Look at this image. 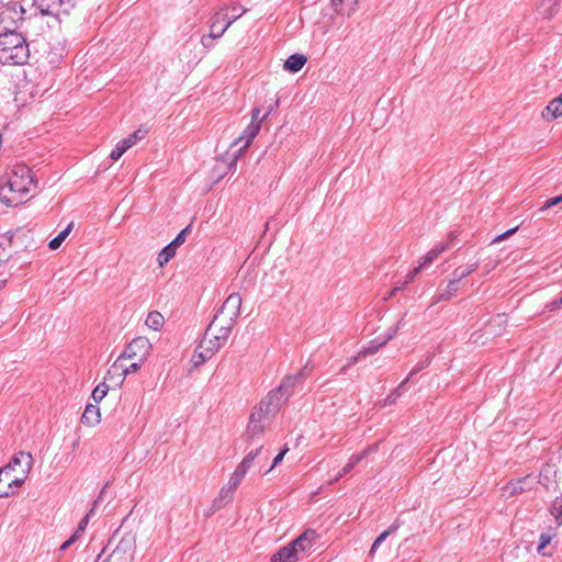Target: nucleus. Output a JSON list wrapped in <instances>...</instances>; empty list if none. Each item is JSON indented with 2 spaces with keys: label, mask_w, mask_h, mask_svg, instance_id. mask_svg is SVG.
Instances as JSON below:
<instances>
[{
  "label": "nucleus",
  "mask_w": 562,
  "mask_h": 562,
  "mask_svg": "<svg viewBox=\"0 0 562 562\" xmlns=\"http://www.w3.org/2000/svg\"><path fill=\"white\" fill-rule=\"evenodd\" d=\"M234 490L229 486L222 488L218 498L214 499L213 506L215 509H220L224 504L232 501Z\"/></svg>",
  "instance_id": "obj_34"
},
{
  "label": "nucleus",
  "mask_w": 562,
  "mask_h": 562,
  "mask_svg": "<svg viewBox=\"0 0 562 562\" xmlns=\"http://www.w3.org/2000/svg\"><path fill=\"white\" fill-rule=\"evenodd\" d=\"M384 345H386L385 340L381 337H376L360 350V355H362V357L374 355Z\"/></svg>",
  "instance_id": "obj_30"
},
{
  "label": "nucleus",
  "mask_w": 562,
  "mask_h": 562,
  "mask_svg": "<svg viewBox=\"0 0 562 562\" xmlns=\"http://www.w3.org/2000/svg\"><path fill=\"white\" fill-rule=\"evenodd\" d=\"M449 248L448 243H439L436 245L431 250L436 252V255L439 257L443 251H446Z\"/></svg>",
  "instance_id": "obj_58"
},
{
  "label": "nucleus",
  "mask_w": 562,
  "mask_h": 562,
  "mask_svg": "<svg viewBox=\"0 0 562 562\" xmlns=\"http://www.w3.org/2000/svg\"><path fill=\"white\" fill-rule=\"evenodd\" d=\"M301 557L291 543L280 548L272 557L271 562H296Z\"/></svg>",
  "instance_id": "obj_16"
},
{
  "label": "nucleus",
  "mask_w": 562,
  "mask_h": 562,
  "mask_svg": "<svg viewBox=\"0 0 562 562\" xmlns=\"http://www.w3.org/2000/svg\"><path fill=\"white\" fill-rule=\"evenodd\" d=\"M316 540V531L313 529H307L290 543L294 549H296L297 554L301 557V554H305L314 547Z\"/></svg>",
  "instance_id": "obj_11"
},
{
  "label": "nucleus",
  "mask_w": 562,
  "mask_h": 562,
  "mask_svg": "<svg viewBox=\"0 0 562 562\" xmlns=\"http://www.w3.org/2000/svg\"><path fill=\"white\" fill-rule=\"evenodd\" d=\"M140 138H143V135H140V131H136L133 134L128 135L125 139H132L134 145L136 140Z\"/></svg>",
  "instance_id": "obj_60"
},
{
  "label": "nucleus",
  "mask_w": 562,
  "mask_h": 562,
  "mask_svg": "<svg viewBox=\"0 0 562 562\" xmlns=\"http://www.w3.org/2000/svg\"><path fill=\"white\" fill-rule=\"evenodd\" d=\"M93 508H91L89 510V513L80 520L79 525H78V528L75 532H77V536H79L80 532H82L87 525H88V521H89V518L93 515Z\"/></svg>",
  "instance_id": "obj_50"
},
{
  "label": "nucleus",
  "mask_w": 562,
  "mask_h": 562,
  "mask_svg": "<svg viewBox=\"0 0 562 562\" xmlns=\"http://www.w3.org/2000/svg\"><path fill=\"white\" fill-rule=\"evenodd\" d=\"M260 130V122H250L247 127L244 130L243 134L238 137L236 143H243L241 147L238 149V154L245 151L252 139L256 137Z\"/></svg>",
  "instance_id": "obj_14"
},
{
  "label": "nucleus",
  "mask_w": 562,
  "mask_h": 562,
  "mask_svg": "<svg viewBox=\"0 0 562 562\" xmlns=\"http://www.w3.org/2000/svg\"><path fill=\"white\" fill-rule=\"evenodd\" d=\"M560 307H562V296L560 299H557Z\"/></svg>",
  "instance_id": "obj_64"
},
{
  "label": "nucleus",
  "mask_w": 562,
  "mask_h": 562,
  "mask_svg": "<svg viewBox=\"0 0 562 562\" xmlns=\"http://www.w3.org/2000/svg\"><path fill=\"white\" fill-rule=\"evenodd\" d=\"M109 392V386L105 383L98 384L92 391V398L94 402L102 401Z\"/></svg>",
  "instance_id": "obj_41"
},
{
  "label": "nucleus",
  "mask_w": 562,
  "mask_h": 562,
  "mask_svg": "<svg viewBox=\"0 0 562 562\" xmlns=\"http://www.w3.org/2000/svg\"><path fill=\"white\" fill-rule=\"evenodd\" d=\"M557 472L554 464H544L539 473V483L547 490L554 488L557 486Z\"/></svg>",
  "instance_id": "obj_13"
},
{
  "label": "nucleus",
  "mask_w": 562,
  "mask_h": 562,
  "mask_svg": "<svg viewBox=\"0 0 562 562\" xmlns=\"http://www.w3.org/2000/svg\"><path fill=\"white\" fill-rule=\"evenodd\" d=\"M560 203H562V194L548 199L542 204V206L539 209V212H544V211L549 210L550 207H553V206H555V205H558Z\"/></svg>",
  "instance_id": "obj_46"
},
{
  "label": "nucleus",
  "mask_w": 562,
  "mask_h": 562,
  "mask_svg": "<svg viewBox=\"0 0 562 562\" xmlns=\"http://www.w3.org/2000/svg\"><path fill=\"white\" fill-rule=\"evenodd\" d=\"M389 537V532L383 531L380 533L375 540L373 541V544L371 546L369 555L373 557L375 551L379 549V547L382 544V542Z\"/></svg>",
  "instance_id": "obj_45"
},
{
  "label": "nucleus",
  "mask_w": 562,
  "mask_h": 562,
  "mask_svg": "<svg viewBox=\"0 0 562 562\" xmlns=\"http://www.w3.org/2000/svg\"><path fill=\"white\" fill-rule=\"evenodd\" d=\"M518 229V226L514 227V228H510L506 232H504L503 234H499L497 235L493 240H492V244H496V243H499L502 240H504L505 238H507L508 236L513 235L516 231Z\"/></svg>",
  "instance_id": "obj_53"
},
{
  "label": "nucleus",
  "mask_w": 562,
  "mask_h": 562,
  "mask_svg": "<svg viewBox=\"0 0 562 562\" xmlns=\"http://www.w3.org/2000/svg\"><path fill=\"white\" fill-rule=\"evenodd\" d=\"M24 462V468L22 469V476L26 477L27 473L32 468V454L30 452L20 451L14 454L10 462L7 465H11V471L14 472L18 465H21Z\"/></svg>",
  "instance_id": "obj_15"
},
{
  "label": "nucleus",
  "mask_w": 562,
  "mask_h": 562,
  "mask_svg": "<svg viewBox=\"0 0 562 562\" xmlns=\"http://www.w3.org/2000/svg\"><path fill=\"white\" fill-rule=\"evenodd\" d=\"M552 536L549 533H541L539 543L537 547V552L543 557H550L552 553L550 551H547V547L551 543Z\"/></svg>",
  "instance_id": "obj_38"
},
{
  "label": "nucleus",
  "mask_w": 562,
  "mask_h": 562,
  "mask_svg": "<svg viewBox=\"0 0 562 562\" xmlns=\"http://www.w3.org/2000/svg\"><path fill=\"white\" fill-rule=\"evenodd\" d=\"M164 323L165 318L158 311L149 312L145 321L146 326L154 330H159Z\"/></svg>",
  "instance_id": "obj_25"
},
{
  "label": "nucleus",
  "mask_w": 562,
  "mask_h": 562,
  "mask_svg": "<svg viewBox=\"0 0 562 562\" xmlns=\"http://www.w3.org/2000/svg\"><path fill=\"white\" fill-rule=\"evenodd\" d=\"M362 357V355H360V352L357 355V356H353L351 358L348 359V362L339 370V374H345L347 372V370L358 363L359 359Z\"/></svg>",
  "instance_id": "obj_51"
},
{
  "label": "nucleus",
  "mask_w": 562,
  "mask_h": 562,
  "mask_svg": "<svg viewBox=\"0 0 562 562\" xmlns=\"http://www.w3.org/2000/svg\"><path fill=\"white\" fill-rule=\"evenodd\" d=\"M11 465L0 468V497L13 495L25 481L24 476H13Z\"/></svg>",
  "instance_id": "obj_8"
},
{
  "label": "nucleus",
  "mask_w": 562,
  "mask_h": 562,
  "mask_svg": "<svg viewBox=\"0 0 562 562\" xmlns=\"http://www.w3.org/2000/svg\"><path fill=\"white\" fill-rule=\"evenodd\" d=\"M422 269L423 268L420 266H418V267L414 268L412 271H409L408 274L406 276V280L401 285L395 286L392 290L391 295H393L396 291L404 289L409 282H412L414 280V278L419 273V271Z\"/></svg>",
  "instance_id": "obj_42"
},
{
  "label": "nucleus",
  "mask_w": 562,
  "mask_h": 562,
  "mask_svg": "<svg viewBox=\"0 0 562 562\" xmlns=\"http://www.w3.org/2000/svg\"><path fill=\"white\" fill-rule=\"evenodd\" d=\"M72 227H74V223L68 224V226L65 229H63L55 238H53L49 241L48 247L52 250L58 249L60 247V245L63 244V241L67 238V236L72 231Z\"/></svg>",
  "instance_id": "obj_33"
},
{
  "label": "nucleus",
  "mask_w": 562,
  "mask_h": 562,
  "mask_svg": "<svg viewBox=\"0 0 562 562\" xmlns=\"http://www.w3.org/2000/svg\"><path fill=\"white\" fill-rule=\"evenodd\" d=\"M200 360H202V355H201V349H199V347H198L195 350V353H194V364L199 366L200 363H196V362Z\"/></svg>",
  "instance_id": "obj_62"
},
{
  "label": "nucleus",
  "mask_w": 562,
  "mask_h": 562,
  "mask_svg": "<svg viewBox=\"0 0 562 562\" xmlns=\"http://www.w3.org/2000/svg\"><path fill=\"white\" fill-rule=\"evenodd\" d=\"M289 400L278 387L271 391L266 398H263L259 406L256 408L263 413L267 417L273 416L281 406Z\"/></svg>",
  "instance_id": "obj_9"
},
{
  "label": "nucleus",
  "mask_w": 562,
  "mask_h": 562,
  "mask_svg": "<svg viewBox=\"0 0 562 562\" xmlns=\"http://www.w3.org/2000/svg\"><path fill=\"white\" fill-rule=\"evenodd\" d=\"M402 321H403V318H401L393 328L387 329L385 337L382 338L383 340H385V344H387L396 335V333L402 324Z\"/></svg>",
  "instance_id": "obj_52"
},
{
  "label": "nucleus",
  "mask_w": 562,
  "mask_h": 562,
  "mask_svg": "<svg viewBox=\"0 0 562 562\" xmlns=\"http://www.w3.org/2000/svg\"><path fill=\"white\" fill-rule=\"evenodd\" d=\"M314 369V366H310L307 362L297 373L293 374L297 382L302 383L306 378H308Z\"/></svg>",
  "instance_id": "obj_43"
},
{
  "label": "nucleus",
  "mask_w": 562,
  "mask_h": 562,
  "mask_svg": "<svg viewBox=\"0 0 562 562\" xmlns=\"http://www.w3.org/2000/svg\"><path fill=\"white\" fill-rule=\"evenodd\" d=\"M224 24H225V22L216 23V32H218L223 27Z\"/></svg>",
  "instance_id": "obj_63"
},
{
  "label": "nucleus",
  "mask_w": 562,
  "mask_h": 562,
  "mask_svg": "<svg viewBox=\"0 0 562 562\" xmlns=\"http://www.w3.org/2000/svg\"><path fill=\"white\" fill-rule=\"evenodd\" d=\"M19 232H21V229H16L14 233H7L0 236V265L10 258L11 255L5 251V247L13 244V238Z\"/></svg>",
  "instance_id": "obj_23"
},
{
  "label": "nucleus",
  "mask_w": 562,
  "mask_h": 562,
  "mask_svg": "<svg viewBox=\"0 0 562 562\" xmlns=\"http://www.w3.org/2000/svg\"><path fill=\"white\" fill-rule=\"evenodd\" d=\"M151 349V344L147 337H136L134 338L124 349L123 353L120 356V359H136L139 362H143L149 351Z\"/></svg>",
  "instance_id": "obj_7"
},
{
  "label": "nucleus",
  "mask_w": 562,
  "mask_h": 562,
  "mask_svg": "<svg viewBox=\"0 0 562 562\" xmlns=\"http://www.w3.org/2000/svg\"><path fill=\"white\" fill-rule=\"evenodd\" d=\"M403 525V521L400 518H396L390 527L385 530V532H389V536L396 532L400 527Z\"/></svg>",
  "instance_id": "obj_55"
},
{
  "label": "nucleus",
  "mask_w": 562,
  "mask_h": 562,
  "mask_svg": "<svg viewBox=\"0 0 562 562\" xmlns=\"http://www.w3.org/2000/svg\"><path fill=\"white\" fill-rule=\"evenodd\" d=\"M300 384V382H297V380L294 378L293 374H290V375H286L281 384L278 386V389L285 395L290 398V396L292 395V392H293V389Z\"/></svg>",
  "instance_id": "obj_28"
},
{
  "label": "nucleus",
  "mask_w": 562,
  "mask_h": 562,
  "mask_svg": "<svg viewBox=\"0 0 562 562\" xmlns=\"http://www.w3.org/2000/svg\"><path fill=\"white\" fill-rule=\"evenodd\" d=\"M273 110V108L271 106L267 113L263 114L262 117H259L260 115V109L259 108H254L252 111H251V121L250 122H262L265 119H267L269 116V114L271 113V111Z\"/></svg>",
  "instance_id": "obj_48"
},
{
  "label": "nucleus",
  "mask_w": 562,
  "mask_h": 562,
  "mask_svg": "<svg viewBox=\"0 0 562 562\" xmlns=\"http://www.w3.org/2000/svg\"><path fill=\"white\" fill-rule=\"evenodd\" d=\"M263 452V445H260L254 450H250L247 456L241 460V462L238 464V469L243 470L247 473L249 468L252 465L255 459L260 456Z\"/></svg>",
  "instance_id": "obj_24"
},
{
  "label": "nucleus",
  "mask_w": 562,
  "mask_h": 562,
  "mask_svg": "<svg viewBox=\"0 0 562 562\" xmlns=\"http://www.w3.org/2000/svg\"><path fill=\"white\" fill-rule=\"evenodd\" d=\"M227 18V14L222 11H217L211 18L210 24V33L207 35L202 36L201 44L209 48L212 45V41L215 38H220L225 33V27H222L218 32H216V23L224 22Z\"/></svg>",
  "instance_id": "obj_12"
},
{
  "label": "nucleus",
  "mask_w": 562,
  "mask_h": 562,
  "mask_svg": "<svg viewBox=\"0 0 562 562\" xmlns=\"http://www.w3.org/2000/svg\"><path fill=\"white\" fill-rule=\"evenodd\" d=\"M430 362V358H426L425 360L418 362L413 369L412 371L409 372L408 376H409V380L415 375L417 374L418 372H420L424 368L428 367Z\"/></svg>",
  "instance_id": "obj_49"
},
{
  "label": "nucleus",
  "mask_w": 562,
  "mask_h": 562,
  "mask_svg": "<svg viewBox=\"0 0 562 562\" xmlns=\"http://www.w3.org/2000/svg\"><path fill=\"white\" fill-rule=\"evenodd\" d=\"M101 414L97 405L88 404L81 416V423L88 426H95L100 423Z\"/></svg>",
  "instance_id": "obj_19"
},
{
  "label": "nucleus",
  "mask_w": 562,
  "mask_h": 562,
  "mask_svg": "<svg viewBox=\"0 0 562 562\" xmlns=\"http://www.w3.org/2000/svg\"><path fill=\"white\" fill-rule=\"evenodd\" d=\"M561 0H541L537 7V14L542 19H552L557 11Z\"/></svg>",
  "instance_id": "obj_18"
},
{
  "label": "nucleus",
  "mask_w": 562,
  "mask_h": 562,
  "mask_svg": "<svg viewBox=\"0 0 562 562\" xmlns=\"http://www.w3.org/2000/svg\"><path fill=\"white\" fill-rule=\"evenodd\" d=\"M134 537L125 536L117 542L110 553H108L110 546H106L98 555L95 562H132L134 558Z\"/></svg>",
  "instance_id": "obj_3"
},
{
  "label": "nucleus",
  "mask_w": 562,
  "mask_h": 562,
  "mask_svg": "<svg viewBox=\"0 0 562 562\" xmlns=\"http://www.w3.org/2000/svg\"><path fill=\"white\" fill-rule=\"evenodd\" d=\"M189 232H190V226H187L169 244L177 249L179 246H181L186 241V238H187V235Z\"/></svg>",
  "instance_id": "obj_44"
},
{
  "label": "nucleus",
  "mask_w": 562,
  "mask_h": 562,
  "mask_svg": "<svg viewBox=\"0 0 562 562\" xmlns=\"http://www.w3.org/2000/svg\"><path fill=\"white\" fill-rule=\"evenodd\" d=\"M546 307L549 311H554V310L561 308L559 303H558V300H553V301L549 302Z\"/></svg>",
  "instance_id": "obj_61"
},
{
  "label": "nucleus",
  "mask_w": 562,
  "mask_h": 562,
  "mask_svg": "<svg viewBox=\"0 0 562 562\" xmlns=\"http://www.w3.org/2000/svg\"><path fill=\"white\" fill-rule=\"evenodd\" d=\"M37 190V182L32 170L26 165H15L8 182L0 186V200L8 206H16L29 200L30 194Z\"/></svg>",
  "instance_id": "obj_1"
},
{
  "label": "nucleus",
  "mask_w": 562,
  "mask_h": 562,
  "mask_svg": "<svg viewBox=\"0 0 562 562\" xmlns=\"http://www.w3.org/2000/svg\"><path fill=\"white\" fill-rule=\"evenodd\" d=\"M30 58V48L25 37L15 31L0 34V63L3 65H24Z\"/></svg>",
  "instance_id": "obj_2"
},
{
  "label": "nucleus",
  "mask_w": 562,
  "mask_h": 562,
  "mask_svg": "<svg viewBox=\"0 0 562 562\" xmlns=\"http://www.w3.org/2000/svg\"><path fill=\"white\" fill-rule=\"evenodd\" d=\"M108 484H105L103 486V488L101 490V492L99 493L98 497L95 498V501L93 502V505L91 508H93V510L97 508V506L99 505V503L102 501L103 498V494L105 492V488H106Z\"/></svg>",
  "instance_id": "obj_59"
},
{
  "label": "nucleus",
  "mask_w": 562,
  "mask_h": 562,
  "mask_svg": "<svg viewBox=\"0 0 562 562\" xmlns=\"http://www.w3.org/2000/svg\"><path fill=\"white\" fill-rule=\"evenodd\" d=\"M121 359L119 358L111 369L109 370V373L122 371L121 375L126 376L127 374H131L133 372H136L140 368V363L138 360L136 362H133L130 367L123 368V366L120 363Z\"/></svg>",
  "instance_id": "obj_27"
},
{
  "label": "nucleus",
  "mask_w": 562,
  "mask_h": 562,
  "mask_svg": "<svg viewBox=\"0 0 562 562\" xmlns=\"http://www.w3.org/2000/svg\"><path fill=\"white\" fill-rule=\"evenodd\" d=\"M176 248L170 244L165 246L158 254L157 262L159 267H164L170 259H172L176 255Z\"/></svg>",
  "instance_id": "obj_32"
},
{
  "label": "nucleus",
  "mask_w": 562,
  "mask_h": 562,
  "mask_svg": "<svg viewBox=\"0 0 562 562\" xmlns=\"http://www.w3.org/2000/svg\"><path fill=\"white\" fill-rule=\"evenodd\" d=\"M246 475V472H244L243 470L236 468L234 473L232 474V476L229 477V481H228V484L227 486H229L231 488H233L234 491L236 490V487L240 484V482L243 481L244 476Z\"/></svg>",
  "instance_id": "obj_40"
},
{
  "label": "nucleus",
  "mask_w": 562,
  "mask_h": 562,
  "mask_svg": "<svg viewBox=\"0 0 562 562\" xmlns=\"http://www.w3.org/2000/svg\"><path fill=\"white\" fill-rule=\"evenodd\" d=\"M353 469L352 463H347L335 476L334 482H337L339 479L345 476L347 473H349Z\"/></svg>",
  "instance_id": "obj_56"
},
{
  "label": "nucleus",
  "mask_w": 562,
  "mask_h": 562,
  "mask_svg": "<svg viewBox=\"0 0 562 562\" xmlns=\"http://www.w3.org/2000/svg\"><path fill=\"white\" fill-rule=\"evenodd\" d=\"M233 326H234V324H228V321H223V319L217 321L216 334L220 338L218 340L226 342V340L228 339V337L231 335Z\"/></svg>",
  "instance_id": "obj_36"
},
{
  "label": "nucleus",
  "mask_w": 562,
  "mask_h": 562,
  "mask_svg": "<svg viewBox=\"0 0 562 562\" xmlns=\"http://www.w3.org/2000/svg\"><path fill=\"white\" fill-rule=\"evenodd\" d=\"M461 280H459L457 277L452 276V278L449 280V283L447 284L446 289L439 293L437 296L434 297L432 304H436L440 301H449L451 300L456 293L458 292L460 288Z\"/></svg>",
  "instance_id": "obj_17"
},
{
  "label": "nucleus",
  "mask_w": 562,
  "mask_h": 562,
  "mask_svg": "<svg viewBox=\"0 0 562 562\" xmlns=\"http://www.w3.org/2000/svg\"><path fill=\"white\" fill-rule=\"evenodd\" d=\"M132 146V139H122L120 143L116 144V146L111 151L110 158L115 161L119 160L123 156V154Z\"/></svg>",
  "instance_id": "obj_29"
},
{
  "label": "nucleus",
  "mask_w": 562,
  "mask_h": 562,
  "mask_svg": "<svg viewBox=\"0 0 562 562\" xmlns=\"http://www.w3.org/2000/svg\"><path fill=\"white\" fill-rule=\"evenodd\" d=\"M289 451V448H283L273 459V462L270 467V470H272L274 467H277L284 458L285 453Z\"/></svg>",
  "instance_id": "obj_54"
},
{
  "label": "nucleus",
  "mask_w": 562,
  "mask_h": 562,
  "mask_svg": "<svg viewBox=\"0 0 562 562\" xmlns=\"http://www.w3.org/2000/svg\"><path fill=\"white\" fill-rule=\"evenodd\" d=\"M224 13L227 14V18L225 19V24L223 25V27H225V31L233 24V22H235L237 19H239L244 13L247 12V9H243L241 11H239V8L237 4L233 5L231 8V11H232V14L229 15L228 12H227V9L225 8H222L220 11H222Z\"/></svg>",
  "instance_id": "obj_31"
},
{
  "label": "nucleus",
  "mask_w": 562,
  "mask_h": 562,
  "mask_svg": "<svg viewBox=\"0 0 562 562\" xmlns=\"http://www.w3.org/2000/svg\"><path fill=\"white\" fill-rule=\"evenodd\" d=\"M562 115V93L553 99L542 112L543 117L557 119Z\"/></svg>",
  "instance_id": "obj_22"
},
{
  "label": "nucleus",
  "mask_w": 562,
  "mask_h": 562,
  "mask_svg": "<svg viewBox=\"0 0 562 562\" xmlns=\"http://www.w3.org/2000/svg\"><path fill=\"white\" fill-rule=\"evenodd\" d=\"M217 330V321L212 319L210 325L207 326L204 337L202 338L199 349H201L202 360L196 363H203L207 359H210L214 352H216L222 346H224V341L218 340V336L216 334Z\"/></svg>",
  "instance_id": "obj_4"
},
{
  "label": "nucleus",
  "mask_w": 562,
  "mask_h": 562,
  "mask_svg": "<svg viewBox=\"0 0 562 562\" xmlns=\"http://www.w3.org/2000/svg\"><path fill=\"white\" fill-rule=\"evenodd\" d=\"M33 5L43 15L68 14L75 5V0H33Z\"/></svg>",
  "instance_id": "obj_6"
},
{
  "label": "nucleus",
  "mask_w": 562,
  "mask_h": 562,
  "mask_svg": "<svg viewBox=\"0 0 562 562\" xmlns=\"http://www.w3.org/2000/svg\"><path fill=\"white\" fill-rule=\"evenodd\" d=\"M479 268V262L468 263L465 267H459L453 270L452 276L457 277L459 280H463L464 278L472 274Z\"/></svg>",
  "instance_id": "obj_35"
},
{
  "label": "nucleus",
  "mask_w": 562,
  "mask_h": 562,
  "mask_svg": "<svg viewBox=\"0 0 562 562\" xmlns=\"http://www.w3.org/2000/svg\"><path fill=\"white\" fill-rule=\"evenodd\" d=\"M241 306V296L239 293L229 294L222 306L218 308L213 319L215 321H228V324H235L239 316Z\"/></svg>",
  "instance_id": "obj_5"
},
{
  "label": "nucleus",
  "mask_w": 562,
  "mask_h": 562,
  "mask_svg": "<svg viewBox=\"0 0 562 562\" xmlns=\"http://www.w3.org/2000/svg\"><path fill=\"white\" fill-rule=\"evenodd\" d=\"M330 2L335 12L341 15H349L355 11L358 0H331Z\"/></svg>",
  "instance_id": "obj_21"
},
{
  "label": "nucleus",
  "mask_w": 562,
  "mask_h": 562,
  "mask_svg": "<svg viewBox=\"0 0 562 562\" xmlns=\"http://www.w3.org/2000/svg\"><path fill=\"white\" fill-rule=\"evenodd\" d=\"M529 479L530 476H525L517 480L516 482L508 483L506 486V491H508V493L513 495L529 490L531 487L530 484L528 483Z\"/></svg>",
  "instance_id": "obj_26"
},
{
  "label": "nucleus",
  "mask_w": 562,
  "mask_h": 562,
  "mask_svg": "<svg viewBox=\"0 0 562 562\" xmlns=\"http://www.w3.org/2000/svg\"><path fill=\"white\" fill-rule=\"evenodd\" d=\"M438 256L436 252H434L431 249L423 257L419 266L424 269L432 263L434 260H436Z\"/></svg>",
  "instance_id": "obj_47"
},
{
  "label": "nucleus",
  "mask_w": 562,
  "mask_h": 562,
  "mask_svg": "<svg viewBox=\"0 0 562 562\" xmlns=\"http://www.w3.org/2000/svg\"><path fill=\"white\" fill-rule=\"evenodd\" d=\"M266 419H269V417L258 409H255L249 417V423L244 435L245 438L251 441L259 439L265 431L263 420Z\"/></svg>",
  "instance_id": "obj_10"
},
{
  "label": "nucleus",
  "mask_w": 562,
  "mask_h": 562,
  "mask_svg": "<svg viewBox=\"0 0 562 562\" xmlns=\"http://www.w3.org/2000/svg\"><path fill=\"white\" fill-rule=\"evenodd\" d=\"M408 381L409 376H407L395 390L392 391V393L385 398V405H392L401 397L403 393L402 390Z\"/></svg>",
  "instance_id": "obj_39"
},
{
  "label": "nucleus",
  "mask_w": 562,
  "mask_h": 562,
  "mask_svg": "<svg viewBox=\"0 0 562 562\" xmlns=\"http://www.w3.org/2000/svg\"><path fill=\"white\" fill-rule=\"evenodd\" d=\"M378 447H379V443L369 446L360 453L352 454L348 462L352 463V467L355 468L360 461H362L364 458H367L370 453L375 452L378 450Z\"/></svg>",
  "instance_id": "obj_37"
},
{
  "label": "nucleus",
  "mask_w": 562,
  "mask_h": 562,
  "mask_svg": "<svg viewBox=\"0 0 562 562\" xmlns=\"http://www.w3.org/2000/svg\"><path fill=\"white\" fill-rule=\"evenodd\" d=\"M307 58L302 54H292L284 63V69L290 72L300 71L306 64Z\"/></svg>",
  "instance_id": "obj_20"
},
{
  "label": "nucleus",
  "mask_w": 562,
  "mask_h": 562,
  "mask_svg": "<svg viewBox=\"0 0 562 562\" xmlns=\"http://www.w3.org/2000/svg\"><path fill=\"white\" fill-rule=\"evenodd\" d=\"M79 536H77V532H75L68 540H66L60 547V551H66L71 544H74Z\"/></svg>",
  "instance_id": "obj_57"
}]
</instances>
